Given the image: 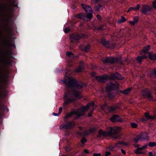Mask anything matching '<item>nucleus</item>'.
I'll return each mask as SVG.
<instances>
[{
    "mask_svg": "<svg viewBox=\"0 0 156 156\" xmlns=\"http://www.w3.org/2000/svg\"><path fill=\"white\" fill-rule=\"evenodd\" d=\"M1 76H0V84L2 85L6 82V79L5 78V74L2 71L0 72Z\"/></svg>",
    "mask_w": 156,
    "mask_h": 156,
    "instance_id": "nucleus-16",
    "label": "nucleus"
},
{
    "mask_svg": "<svg viewBox=\"0 0 156 156\" xmlns=\"http://www.w3.org/2000/svg\"><path fill=\"white\" fill-rule=\"evenodd\" d=\"M13 53L12 51H6L4 52V54L5 55H8V56L10 57H12V54Z\"/></svg>",
    "mask_w": 156,
    "mask_h": 156,
    "instance_id": "nucleus-38",
    "label": "nucleus"
},
{
    "mask_svg": "<svg viewBox=\"0 0 156 156\" xmlns=\"http://www.w3.org/2000/svg\"><path fill=\"white\" fill-rule=\"evenodd\" d=\"M139 18L137 16H134L133 18V20L134 22L136 24V23L138 21Z\"/></svg>",
    "mask_w": 156,
    "mask_h": 156,
    "instance_id": "nucleus-44",
    "label": "nucleus"
},
{
    "mask_svg": "<svg viewBox=\"0 0 156 156\" xmlns=\"http://www.w3.org/2000/svg\"><path fill=\"white\" fill-rule=\"evenodd\" d=\"M76 115L78 118H80L81 115H84L83 114H80V112L77 111L76 110L74 109L71 112L67 114L64 117L65 119H68L69 118L71 117L73 115Z\"/></svg>",
    "mask_w": 156,
    "mask_h": 156,
    "instance_id": "nucleus-10",
    "label": "nucleus"
},
{
    "mask_svg": "<svg viewBox=\"0 0 156 156\" xmlns=\"http://www.w3.org/2000/svg\"><path fill=\"white\" fill-rule=\"evenodd\" d=\"M94 110H93L92 111H91L90 112L88 113V117H91L92 116V113L93 112Z\"/></svg>",
    "mask_w": 156,
    "mask_h": 156,
    "instance_id": "nucleus-51",
    "label": "nucleus"
},
{
    "mask_svg": "<svg viewBox=\"0 0 156 156\" xmlns=\"http://www.w3.org/2000/svg\"><path fill=\"white\" fill-rule=\"evenodd\" d=\"M111 154V153L110 152L106 151L105 153V156H108Z\"/></svg>",
    "mask_w": 156,
    "mask_h": 156,
    "instance_id": "nucleus-57",
    "label": "nucleus"
},
{
    "mask_svg": "<svg viewBox=\"0 0 156 156\" xmlns=\"http://www.w3.org/2000/svg\"><path fill=\"white\" fill-rule=\"evenodd\" d=\"M3 62L6 65H12V62L10 59H9L8 60L6 58H5Z\"/></svg>",
    "mask_w": 156,
    "mask_h": 156,
    "instance_id": "nucleus-32",
    "label": "nucleus"
},
{
    "mask_svg": "<svg viewBox=\"0 0 156 156\" xmlns=\"http://www.w3.org/2000/svg\"><path fill=\"white\" fill-rule=\"evenodd\" d=\"M72 73V71L68 67L66 68L65 76L68 78H69V76Z\"/></svg>",
    "mask_w": 156,
    "mask_h": 156,
    "instance_id": "nucleus-28",
    "label": "nucleus"
},
{
    "mask_svg": "<svg viewBox=\"0 0 156 156\" xmlns=\"http://www.w3.org/2000/svg\"><path fill=\"white\" fill-rule=\"evenodd\" d=\"M126 18L123 16H122L120 19L118 20L117 23L118 24H120L121 23H123L126 21Z\"/></svg>",
    "mask_w": 156,
    "mask_h": 156,
    "instance_id": "nucleus-36",
    "label": "nucleus"
},
{
    "mask_svg": "<svg viewBox=\"0 0 156 156\" xmlns=\"http://www.w3.org/2000/svg\"><path fill=\"white\" fill-rule=\"evenodd\" d=\"M129 23L130 24H131L132 26H134L136 24L133 21H130L129 22Z\"/></svg>",
    "mask_w": 156,
    "mask_h": 156,
    "instance_id": "nucleus-55",
    "label": "nucleus"
},
{
    "mask_svg": "<svg viewBox=\"0 0 156 156\" xmlns=\"http://www.w3.org/2000/svg\"><path fill=\"white\" fill-rule=\"evenodd\" d=\"M148 145L151 147L156 146V143L154 142H150L148 143Z\"/></svg>",
    "mask_w": 156,
    "mask_h": 156,
    "instance_id": "nucleus-40",
    "label": "nucleus"
},
{
    "mask_svg": "<svg viewBox=\"0 0 156 156\" xmlns=\"http://www.w3.org/2000/svg\"><path fill=\"white\" fill-rule=\"evenodd\" d=\"M141 140H147L148 138V134L146 132H143L138 135Z\"/></svg>",
    "mask_w": 156,
    "mask_h": 156,
    "instance_id": "nucleus-19",
    "label": "nucleus"
},
{
    "mask_svg": "<svg viewBox=\"0 0 156 156\" xmlns=\"http://www.w3.org/2000/svg\"><path fill=\"white\" fill-rule=\"evenodd\" d=\"M83 63L81 62L80 63V65L78 67H77L76 69H75V71L76 72H81L83 69Z\"/></svg>",
    "mask_w": 156,
    "mask_h": 156,
    "instance_id": "nucleus-22",
    "label": "nucleus"
},
{
    "mask_svg": "<svg viewBox=\"0 0 156 156\" xmlns=\"http://www.w3.org/2000/svg\"><path fill=\"white\" fill-rule=\"evenodd\" d=\"M144 94L143 96H146L148 99L150 100H152L153 98V97L151 95V93L147 88L145 89L143 91Z\"/></svg>",
    "mask_w": 156,
    "mask_h": 156,
    "instance_id": "nucleus-15",
    "label": "nucleus"
},
{
    "mask_svg": "<svg viewBox=\"0 0 156 156\" xmlns=\"http://www.w3.org/2000/svg\"><path fill=\"white\" fill-rule=\"evenodd\" d=\"M86 13L87 14L83 12L76 14L75 15V17L82 20H84L86 18L88 20H90L93 17L92 12H89Z\"/></svg>",
    "mask_w": 156,
    "mask_h": 156,
    "instance_id": "nucleus-6",
    "label": "nucleus"
},
{
    "mask_svg": "<svg viewBox=\"0 0 156 156\" xmlns=\"http://www.w3.org/2000/svg\"><path fill=\"white\" fill-rule=\"evenodd\" d=\"M71 30L70 28L67 27H66L64 29V32L65 33L67 34Z\"/></svg>",
    "mask_w": 156,
    "mask_h": 156,
    "instance_id": "nucleus-43",
    "label": "nucleus"
},
{
    "mask_svg": "<svg viewBox=\"0 0 156 156\" xmlns=\"http://www.w3.org/2000/svg\"><path fill=\"white\" fill-rule=\"evenodd\" d=\"M97 18L99 20H101V17L100 15L98 14L96 16Z\"/></svg>",
    "mask_w": 156,
    "mask_h": 156,
    "instance_id": "nucleus-56",
    "label": "nucleus"
},
{
    "mask_svg": "<svg viewBox=\"0 0 156 156\" xmlns=\"http://www.w3.org/2000/svg\"><path fill=\"white\" fill-rule=\"evenodd\" d=\"M6 44H7L10 47H15V44L13 43L12 41H6Z\"/></svg>",
    "mask_w": 156,
    "mask_h": 156,
    "instance_id": "nucleus-34",
    "label": "nucleus"
},
{
    "mask_svg": "<svg viewBox=\"0 0 156 156\" xmlns=\"http://www.w3.org/2000/svg\"><path fill=\"white\" fill-rule=\"evenodd\" d=\"M0 110L5 111V110L8 111L9 109L6 106L0 104Z\"/></svg>",
    "mask_w": 156,
    "mask_h": 156,
    "instance_id": "nucleus-35",
    "label": "nucleus"
},
{
    "mask_svg": "<svg viewBox=\"0 0 156 156\" xmlns=\"http://www.w3.org/2000/svg\"><path fill=\"white\" fill-rule=\"evenodd\" d=\"M141 150H142L141 149V148H140V147H138L134 150V152L135 154H141V152L140 151Z\"/></svg>",
    "mask_w": 156,
    "mask_h": 156,
    "instance_id": "nucleus-37",
    "label": "nucleus"
},
{
    "mask_svg": "<svg viewBox=\"0 0 156 156\" xmlns=\"http://www.w3.org/2000/svg\"><path fill=\"white\" fill-rule=\"evenodd\" d=\"M63 80V83L64 84H66L68 88H70L74 90L72 94L74 97L79 99L81 98L82 97L80 92L75 90L82 89L83 88V83H80L78 81L74 79L68 81L65 79Z\"/></svg>",
    "mask_w": 156,
    "mask_h": 156,
    "instance_id": "nucleus-1",
    "label": "nucleus"
},
{
    "mask_svg": "<svg viewBox=\"0 0 156 156\" xmlns=\"http://www.w3.org/2000/svg\"><path fill=\"white\" fill-rule=\"evenodd\" d=\"M94 102H92L91 103H88L87 105L89 106V108L90 107V106H94Z\"/></svg>",
    "mask_w": 156,
    "mask_h": 156,
    "instance_id": "nucleus-48",
    "label": "nucleus"
},
{
    "mask_svg": "<svg viewBox=\"0 0 156 156\" xmlns=\"http://www.w3.org/2000/svg\"><path fill=\"white\" fill-rule=\"evenodd\" d=\"M77 134L80 136H84L83 132H81L79 131L77 132Z\"/></svg>",
    "mask_w": 156,
    "mask_h": 156,
    "instance_id": "nucleus-50",
    "label": "nucleus"
},
{
    "mask_svg": "<svg viewBox=\"0 0 156 156\" xmlns=\"http://www.w3.org/2000/svg\"><path fill=\"white\" fill-rule=\"evenodd\" d=\"M108 149L111 151H113L114 149V147L113 146H110L108 147Z\"/></svg>",
    "mask_w": 156,
    "mask_h": 156,
    "instance_id": "nucleus-62",
    "label": "nucleus"
},
{
    "mask_svg": "<svg viewBox=\"0 0 156 156\" xmlns=\"http://www.w3.org/2000/svg\"><path fill=\"white\" fill-rule=\"evenodd\" d=\"M83 152H84V153H85L87 154L89 153V152L88 150L87 149H84L83 150Z\"/></svg>",
    "mask_w": 156,
    "mask_h": 156,
    "instance_id": "nucleus-60",
    "label": "nucleus"
},
{
    "mask_svg": "<svg viewBox=\"0 0 156 156\" xmlns=\"http://www.w3.org/2000/svg\"><path fill=\"white\" fill-rule=\"evenodd\" d=\"M96 80L99 82L105 83L108 80H110L109 76L108 77L107 75H103L101 76H96L95 77Z\"/></svg>",
    "mask_w": 156,
    "mask_h": 156,
    "instance_id": "nucleus-13",
    "label": "nucleus"
},
{
    "mask_svg": "<svg viewBox=\"0 0 156 156\" xmlns=\"http://www.w3.org/2000/svg\"><path fill=\"white\" fill-rule=\"evenodd\" d=\"M109 78L110 80H122L124 79V77L118 72H116L111 73L109 76Z\"/></svg>",
    "mask_w": 156,
    "mask_h": 156,
    "instance_id": "nucleus-9",
    "label": "nucleus"
},
{
    "mask_svg": "<svg viewBox=\"0 0 156 156\" xmlns=\"http://www.w3.org/2000/svg\"><path fill=\"white\" fill-rule=\"evenodd\" d=\"M121 129L120 127H118L115 128L109 127L107 128L108 130L106 132L103 131L101 129H100L98 131V134L100 136L112 137L115 139H119L121 136L120 133Z\"/></svg>",
    "mask_w": 156,
    "mask_h": 156,
    "instance_id": "nucleus-2",
    "label": "nucleus"
},
{
    "mask_svg": "<svg viewBox=\"0 0 156 156\" xmlns=\"http://www.w3.org/2000/svg\"><path fill=\"white\" fill-rule=\"evenodd\" d=\"M12 28L11 27H9L7 24L6 25V29L7 30H12Z\"/></svg>",
    "mask_w": 156,
    "mask_h": 156,
    "instance_id": "nucleus-53",
    "label": "nucleus"
},
{
    "mask_svg": "<svg viewBox=\"0 0 156 156\" xmlns=\"http://www.w3.org/2000/svg\"><path fill=\"white\" fill-rule=\"evenodd\" d=\"M150 45H147L146 46L144 47L142 51L145 54H149V53L151 52L148 51L150 49Z\"/></svg>",
    "mask_w": 156,
    "mask_h": 156,
    "instance_id": "nucleus-25",
    "label": "nucleus"
},
{
    "mask_svg": "<svg viewBox=\"0 0 156 156\" xmlns=\"http://www.w3.org/2000/svg\"><path fill=\"white\" fill-rule=\"evenodd\" d=\"M144 115L145 118L147 119H154L156 118V117L155 116L150 115L148 113L145 112L144 113Z\"/></svg>",
    "mask_w": 156,
    "mask_h": 156,
    "instance_id": "nucleus-30",
    "label": "nucleus"
},
{
    "mask_svg": "<svg viewBox=\"0 0 156 156\" xmlns=\"http://www.w3.org/2000/svg\"><path fill=\"white\" fill-rule=\"evenodd\" d=\"M103 27L104 25H100L98 27L95 28V30L97 31L104 30V29H103Z\"/></svg>",
    "mask_w": 156,
    "mask_h": 156,
    "instance_id": "nucleus-42",
    "label": "nucleus"
},
{
    "mask_svg": "<svg viewBox=\"0 0 156 156\" xmlns=\"http://www.w3.org/2000/svg\"><path fill=\"white\" fill-rule=\"evenodd\" d=\"M85 37V35L83 34H81L80 35L76 34H73L70 36L69 38L71 47H73L74 46L73 45V44L76 43L77 41L81 38H84Z\"/></svg>",
    "mask_w": 156,
    "mask_h": 156,
    "instance_id": "nucleus-3",
    "label": "nucleus"
},
{
    "mask_svg": "<svg viewBox=\"0 0 156 156\" xmlns=\"http://www.w3.org/2000/svg\"><path fill=\"white\" fill-rule=\"evenodd\" d=\"M121 152L123 154H126V152L125 151L122 149H121Z\"/></svg>",
    "mask_w": 156,
    "mask_h": 156,
    "instance_id": "nucleus-63",
    "label": "nucleus"
},
{
    "mask_svg": "<svg viewBox=\"0 0 156 156\" xmlns=\"http://www.w3.org/2000/svg\"><path fill=\"white\" fill-rule=\"evenodd\" d=\"M66 54L68 57H70L71 56H73L74 54L72 52L67 51L66 52Z\"/></svg>",
    "mask_w": 156,
    "mask_h": 156,
    "instance_id": "nucleus-47",
    "label": "nucleus"
},
{
    "mask_svg": "<svg viewBox=\"0 0 156 156\" xmlns=\"http://www.w3.org/2000/svg\"><path fill=\"white\" fill-rule=\"evenodd\" d=\"M139 140H141L140 136L138 135H137L136 138L133 140V142L135 143H136Z\"/></svg>",
    "mask_w": 156,
    "mask_h": 156,
    "instance_id": "nucleus-39",
    "label": "nucleus"
},
{
    "mask_svg": "<svg viewBox=\"0 0 156 156\" xmlns=\"http://www.w3.org/2000/svg\"><path fill=\"white\" fill-rule=\"evenodd\" d=\"M89 109V106L87 105L84 106H83L81 108H80L79 110L81 111V113L80 112V114H83L84 115L81 116H84L85 115V112H86Z\"/></svg>",
    "mask_w": 156,
    "mask_h": 156,
    "instance_id": "nucleus-21",
    "label": "nucleus"
},
{
    "mask_svg": "<svg viewBox=\"0 0 156 156\" xmlns=\"http://www.w3.org/2000/svg\"><path fill=\"white\" fill-rule=\"evenodd\" d=\"M62 107H60L59 108V112H58V115H60V114L61 113V112H62Z\"/></svg>",
    "mask_w": 156,
    "mask_h": 156,
    "instance_id": "nucleus-58",
    "label": "nucleus"
},
{
    "mask_svg": "<svg viewBox=\"0 0 156 156\" xmlns=\"http://www.w3.org/2000/svg\"><path fill=\"white\" fill-rule=\"evenodd\" d=\"M152 5L153 8L156 9V0H154L153 2Z\"/></svg>",
    "mask_w": 156,
    "mask_h": 156,
    "instance_id": "nucleus-49",
    "label": "nucleus"
},
{
    "mask_svg": "<svg viewBox=\"0 0 156 156\" xmlns=\"http://www.w3.org/2000/svg\"><path fill=\"white\" fill-rule=\"evenodd\" d=\"M132 87H129L125 90H120V92L124 94H128L129 93V92L132 90Z\"/></svg>",
    "mask_w": 156,
    "mask_h": 156,
    "instance_id": "nucleus-26",
    "label": "nucleus"
},
{
    "mask_svg": "<svg viewBox=\"0 0 156 156\" xmlns=\"http://www.w3.org/2000/svg\"><path fill=\"white\" fill-rule=\"evenodd\" d=\"M147 145H148V144H145L144 146H143L142 147H140V148H141V149L142 150L144 149L147 148Z\"/></svg>",
    "mask_w": 156,
    "mask_h": 156,
    "instance_id": "nucleus-54",
    "label": "nucleus"
},
{
    "mask_svg": "<svg viewBox=\"0 0 156 156\" xmlns=\"http://www.w3.org/2000/svg\"><path fill=\"white\" fill-rule=\"evenodd\" d=\"M148 58L151 60H156V54H152L151 52L148 54Z\"/></svg>",
    "mask_w": 156,
    "mask_h": 156,
    "instance_id": "nucleus-27",
    "label": "nucleus"
},
{
    "mask_svg": "<svg viewBox=\"0 0 156 156\" xmlns=\"http://www.w3.org/2000/svg\"><path fill=\"white\" fill-rule=\"evenodd\" d=\"M133 146L135 147H139V144H133Z\"/></svg>",
    "mask_w": 156,
    "mask_h": 156,
    "instance_id": "nucleus-64",
    "label": "nucleus"
},
{
    "mask_svg": "<svg viewBox=\"0 0 156 156\" xmlns=\"http://www.w3.org/2000/svg\"><path fill=\"white\" fill-rule=\"evenodd\" d=\"M96 129L95 128H93L89 129L88 130H87L85 132H83L84 136H88L90 134L93 133L94 131Z\"/></svg>",
    "mask_w": 156,
    "mask_h": 156,
    "instance_id": "nucleus-24",
    "label": "nucleus"
},
{
    "mask_svg": "<svg viewBox=\"0 0 156 156\" xmlns=\"http://www.w3.org/2000/svg\"><path fill=\"white\" fill-rule=\"evenodd\" d=\"M87 141V139L85 137H83L81 140V142L82 144L86 143Z\"/></svg>",
    "mask_w": 156,
    "mask_h": 156,
    "instance_id": "nucleus-45",
    "label": "nucleus"
},
{
    "mask_svg": "<svg viewBox=\"0 0 156 156\" xmlns=\"http://www.w3.org/2000/svg\"><path fill=\"white\" fill-rule=\"evenodd\" d=\"M15 7H18V5L14 3H11L9 6L8 7V9L10 8L11 10L13 11L14 9L13 8Z\"/></svg>",
    "mask_w": 156,
    "mask_h": 156,
    "instance_id": "nucleus-33",
    "label": "nucleus"
},
{
    "mask_svg": "<svg viewBox=\"0 0 156 156\" xmlns=\"http://www.w3.org/2000/svg\"><path fill=\"white\" fill-rule=\"evenodd\" d=\"M103 6L102 5L99 4L95 6V10L96 12H99L102 9Z\"/></svg>",
    "mask_w": 156,
    "mask_h": 156,
    "instance_id": "nucleus-31",
    "label": "nucleus"
},
{
    "mask_svg": "<svg viewBox=\"0 0 156 156\" xmlns=\"http://www.w3.org/2000/svg\"><path fill=\"white\" fill-rule=\"evenodd\" d=\"M152 8L148 5L143 4L141 9V12L142 14L145 15H151L152 14L151 11Z\"/></svg>",
    "mask_w": 156,
    "mask_h": 156,
    "instance_id": "nucleus-5",
    "label": "nucleus"
},
{
    "mask_svg": "<svg viewBox=\"0 0 156 156\" xmlns=\"http://www.w3.org/2000/svg\"><path fill=\"white\" fill-rule=\"evenodd\" d=\"M141 120L142 122H145L147 120L144 117H142L141 119Z\"/></svg>",
    "mask_w": 156,
    "mask_h": 156,
    "instance_id": "nucleus-61",
    "label": "nucleus"
},
{
    "mask_svg": "<svg viewBox=\"0 0 156 156\" xmlns=\"http://www.w3.org/2000/svg\"><path fill=\"white\" fill-rule=\"evenodd\" d=\"M130 125L131 127L133 128H136L138 126L137 124L134 122H131Z\"/></svg>",
    "mask_w": 156,
    "mask_h": 156,
    "instance_id": "nucleus-41",
    "label": "nucleus"
},
{
    "mask_svg": "<svg viewBox=\"0 0 156 156\" xmlns=\"http://www.w3.org/2000/svg\"><path fill=\"white\" fill-rule=\"evenodd\" d=\"M119 106L116 104L115 105L109 106L108 108V110L110 112H115L116 109H119Z\"/></svg>",
    "mask_w": 156,
    "mask_h": 156,
    "instance_id": "nucleus-18",
    "label": "nucleus"
},
{
    "mask_svg": "<svg viewBox=\"0 0 156 156\" xmlns=\"http://www.w3.org/2000/svg\"><path fill=\"white\" fill-rule=\"evenodd\" d=\"M93 156H101L100 153H94L93 154Z\"/></svg>",
    "mask_w": 156,
    "mask_h": 156,
    "instance_id": "nucleus-59",
    "label": "nucleus"
},
{
    "mask_svg": "<svg viewBox=\"0 0 156 156\" xmlns=\"http://www.w3.org/2000/svg\"><path fill=\"white\" fill-rule=\"evenodd\" d=\"M140 8V5L139 4H137L136 6L135 7H130L129 8L127 11V12H129L131 11H138Z\"/></svg>",
    "mask_w": 156,
    "mask_h": 156,
    "instance_id": "nucleus-20",
    "label": "nucleus"
},
{
    "mask_svg": "<svg viewBox=\"0 0 156 156\" xmlns=\"http://www.w3.org/2000/svg\"><path fill=\"white\" fill-rule=\"evenodd\" d=\"M81 5L86 13L89 12H92V9L89 5L83 3L81 4Z\"/></svg>",
    "mask_w": 156,
    "mask_h": 156,
    "instance_id": "nucleus-17",
    "label": "nucleus"
},
{
    "mask_svg": "<svg viewBox=\"0 0 156 156\" xmlns=\"http://www.w3.org/2000/svg\"><path fill=\"white\" fill-rule=\"evenodd\" d=\"M110 120L112 122H121L122 119L120 117L117 115H113L110 119Z\"/></svg>",
    "mask_w": 156,
    "mask_h": 156,
    "instance_id": "nucleus-14",
    "label": "nucleus"
},
{
    "mask_svg": "<svg viewBox=\"0 0 156 156\" xmlns=\"http://www.w3.org/2000/svg\"><path fill=\"white\" fill-rule=\"evenodd\" d=\"M147 58H148V56L144 55L142 56H138L136 59L139 63L140 64L144 59H147Z\"/></svg>",
    "mask_w": 156,
    "mask_h": 156,
    "instance_id": "nucleus-23",
    "label": "nucleus"
},
{
    "mask_svg": "<svg viewBox=\"0 0 156 156\" xmlns=\"http://www.w3.org/2000/svg\"><path fill=\"white\" fill-rule=\"evenodd\" d=\"M118 144H122L125 146L128 145V144L127 143L124 142L122 141H119L117 143Z\"/></svg>",
    "mask_w": 156,
    "mask_h": 156,
    "instance_id": "nucleus-46",
    "label": "nucleus"
},
{
    "mask_svg": "<svg viewBox=\"0 0 156 156\" xmlns=\"http://www.w3.org/2000/svg\"><path fill=\"white\" fill-rule=\"evenodd\" d=\"M119 84L116 81L115 83H114L111 82L107 84L106 87V90L107 92H109L112 90L118 89Z\"/></svg>",
    "mask_w": 156,
    "mask_h": 156,
    "instance_id": "nucleus-7",
    "label": "nucleus"
},
{
    "mask_svg": "<svg viewBox=\"0 0 156 156\" xmlns=\"http://www.w3.org/2000/svg\"><path fill=\"white\" fill-rule=\"evenodd\" d=\"M64 102L62 104L63 106H65L66 105H69L70 103L73 102L74 101L73 99L69 98L67 94L66 93L64 94Z\"/></svg>",
    "mask_w": 156,
    "mask_h": 156,
    "instance_id": "nucleus-12",
    "label": "nucleus"
},
{
    "mask_svg": "<svg viewBox=\"0 0 156 156\" xmlns=\"http://www.w3.org/2000/svg\"><path fill=\"white\" fill-rule=\"evenodd\" d=\"M90 46L89 44L87 45L86 46H82L81 47L82 50L85 52H87L90 49Z\"/></svg>",
    "mask_w": 156,
    "mask_h": 156,
    "instance_id": "nucleus-29",
    "label": "nucleus"
},
{
    "mask_svg": "<svg viewBox=\"0 0 156 156\" xmlns=\"http://www.w3.org/2000/svg\"><path fill=\"white\" fill-rule=\"evenodd\" d=\"M74 125V123L71 121L67 122L66 124L61 125L59 126L60 129H72Z\"/></svg>",
    "mask_w": 156,
    "mask_h": 156,
    "instance_id": "nucleus-11",
    "label": "nucleus"
},
{
    "mask_svg": "<svg viewBox=\"0 0 156 156\" xmlns=\"http://www.w3.org/2000/svg\"><path fill=\"white\" fill-rule=\"evenodd\" d=\"M100 43L104 47L111 49H114L115 46V43H111L109 41H106L104 37L101 39Z\"/></svg>",
    "mask_w": 156,
    "mask_h": 156,
    "instance_id": "nucleus-4",
    "label": "nucleus"
},
{
    "mask_svg": "<svg viewBox=\"0 0 156 156\" xmlns=\"http://www.w3.org/2000/svg\"><path fill=\"white\" fill-rule=\"evenodd\" d=\"M102 61L104 63H108L112 64L118 63L119 59L118 58L112 56L106 57L103 59Z\"/></svg>",
    "mask_w": 156,
    "mask_h": 156,
    "instance_id": "nucleus-8",
    "label": "nucleus"
},
{
    "mask_svg": "<svg viewBox=\"0 0 156 156\" xmlns=\"http://www.w3.org/2000/svg\"><path fill=\"white\" fill-rule=\"evenodd\" d=\"M151 73L156 77V69H154L152 71Z\"/></svg>",
    "mask_w": 156,
    "mask_h": 156,
    "instance_id": "nucleus-52",
    "label": "nucleus"
}]
</instances>
